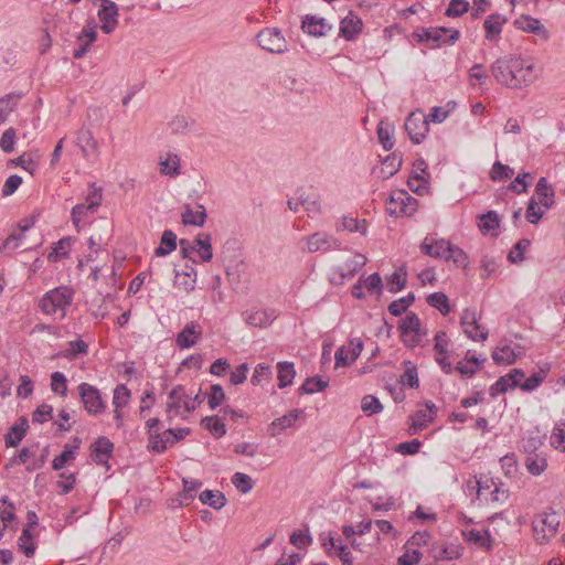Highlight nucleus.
<instances>
[{
    "label": "nucleus",
    "instance_id": "680f3d73",
    "mask_svg": "<svg viewBox=\"0 0 565 565\" xmlns=\"http://www.w3.org/2000/svg\"><path fill=\"white\" fill-rule=\"evenodd\" d=\"M19 547L25 554L31 557L35 552V545L32 541V534L29 527L22 530L21 536L19 537Z\"/></svg>",
    "mask_w": 565,
    "mask_h": 565
},
{
    "label": "nucleus",
    "instance_id": "a878e982",
    "mask_svg": "<svg viewBox=\"0 0 565 565\" xmlns=\"http://www.w3.org/2000/svg\"><path fill=\"white\" fill-rule=\"evenodd\" d=\"M303 415V411L296 408L288 414L282 415L270 423L267 433L271 437L278 436L285 429L292 427L295 423Z\"/></svg>",
    "mask_w": 565,
    "mask_h": 565
},
{
    "label": "nucleus",
    "instance_id": "c9c22d12",
    "mask_svg": "<svg viewBox=\"0 0 565 565\" xmlns=\"http://www.w3.org/2000/svg\"><path fill=\"white\" fill-rule=\"evenodd\" d=\"M479 218L480 222L478 224V227L482 234H491L492 236L498 235L495 231L500 225V220L494 211H489L488 213L480 215Z\"/></svg>",
    "mask_w": 565,
    "mask_h": 565
},
{
    "label": "nucleus",
    "instance_id": "c85d7f7f",
    "mask_svg": "<svg viewBox=\"0 0 565 565\" xmlns=\"http://www.w3.org/2000/svg\"><path fill=\"white\" fill-rule=\"evenodd\" d=\"M301 28L303 32L313 36H323L331 30V25L323 18L310 14L305 17Z\"/></svg>",
    "mask_w": 565,
    "mask_h": 565
},
{
    "label": "nucleus",
    "instance_id": "338daca9",
    "mask_svg": "<svg viewBox=\"0 0 565 565\" xmlns=\"http://www.w3.org/2000/svg\"><path fill=\"white\" fill-rule=\"evenodd\" d=\"M361 408L367 416H371L382 412L383 406L379 398L373 395H366L362 399Z\"/></svg>",
    "mask_w": 565,
    "mask_h": 565
},
{
    "label": "nucleus",
    "instance_id": "cd10ccee",
    "mask_svg": "<svg viewBox=\"0 0 565 565\" xmlns=\"http://www.w3.org/2000/svg\"><path fill=\"white\" fill-rule=\"evenodd\" d=\"M531 200L537 201V204L545 211L554 204V190L548 184L546 178L542 177L539 179L535 193Z\"/></svg>",
    "mask_w": 565,
    "mask_h": 565
},
{
    "label": "nucleus",
    "instance_id": "58836bf2",
    "mask_svg": "<svg viewBox=\"0 0 565 565\" xmlns=\"http://www.w3.org/2000/svg\"><path fill=\"white\" fill-rule=\"evenodd\" d=\"M174 430L171 428L158 433V438H151L149 440V447L157 452H163L169 446L175 443V439L172 438Z\"/></svg>",
    "mask_w": 565,
    "mask_h": 565
},
{
    "label": "nucleus",
    "instance_id": "39448f33",
    "mask_svg": "<svg viewBox=\"0 0 565 565\" xmlns=\"http://www.w3.org/2000/svg\"><path fill=\"white\" fill-rule=\"evenodd\" d=\"M257 42L263 50L280 54L288 50V44L281 31L277 28H265L257 34Z\"/></svg>",
    "mask_w": 565,
    "mask_h": 565
},
{
    "label": "nucleus",
    "instance_id": "c03bdc74",
    "mask_svg": "<svg viewBox=\"0 0 565 565\" xmlns=\"http://www.w3.org/2000/svg\"><path fill=\"white\" fill-rule=\"evenodd\" d=\"M338 230H343L351 233L356 232L362 235H365L367 232V223L365 220H359L352 216H344L342 217L341 225L338 227Z\"/></svg>",
    "mask_w": 565,
    "mask_h": 565
},
{
    "label": "nucleus",
    "instance_id": "0eeeda50",
    "mask_svg": "<svg viewBox=\"0 0 565 565\" xmlns=\"http://www.w3.org/2000/svg\"><path fill=\"white\" fill-rule=\"evenodd\" d=\"M365 264L366 257L364 255L359 253L352 255L333 268L331 282L342 284L345 279H351Z\"/></svg>",
    "mask_w": 565,
    "mask_h": 565
},
{
    "label": "nucleus",
    "instance_id": "1a4fd4ad",
    "mask_svg": "<svg viewBox=\"0 0 565 565\" xmlns=\"http://www.w3.org/2000/svg\"><path fill=\"white\" fill-rule=\"evenodd\" d=\"M79 395L85 409L90 415H98L106 408V404L102 398L100 392L88 383H82L78 386Z\"/></svg>",
    "mask_w": 565,
    "mask_h": 565
},
{
    "label": "nucleus",
    "instance_id": "ddd939ff",
    "mask_svg": "<svg viewBox=\"0 0 565 565\" xmlns=\"http://www.w3.org/2000/svg\"><path fill=\"white\" fill-rule=\"evenodd\" d=\"M100 21V29L104 33L110 34L118 25V6L111 0H104L97 12Z\"/></svg>",
    "mask_w": 565,
    "mask_h": 565
},
{
    "label": "nucleus",
    "instance_id": "2eb2a0df",
    "mask_svg": "<svg viewBox=\"0 0 565 565\" xmlns=\"http://www.w3.org/2000/svg\"><path fill=\"white\" fill-rule=\"evenodd\" d=\"M436 411V405L431 402H427L425 408H420L409 416L411 424L408 426V433L416 435L422 429L426 428L428 424L435 419Z\"/></svg>",
    "mask_w": 565,
    "mask_h": 565
},
{
    "label": "nucleus",
    "instance_id": "f03ea898",
    "mask_svg": "<svg viewBox=\"0 0 565 565\" xmlns=\"http://www.w3.org/2000/svg\"><path fill=\"white\" fill-rule=\"evenodd\" d=\"M559 518L556 513H541L532 521L533 536L539 544L547 543L557 533Z\"/></svg>",
    "mask_w": 565,
    "mask_h": 565
},
{
    "label": "nucleus",
    "instance_id": "473e14b6",
    "mask_svg": "<svg viewBox=\"0 0 565 565\" xmlns=\"http://www.w3.org/2000/svg\"><path fill=\"white\" fill-rule=\"evenodd\" d=\"M181 218L184 225L203 226L206 221V212L201 204L196 206V210H193L190 205H185Z\"/></svg>",
    "mask_w": 565,
    "mask_h": 565
},
{
    "label": "nucleus",
    "instance_id": "412c9836",
    "mask_svg": "<svg viewBox=\"0 0 565 565\" xmlns=\"http://www.w3.org/2000/svg\"><path fill=\"white\" fill-rule=\"evenodd\" d=\"M247 324L255 328H267L277 318L274 309H252L243 313Z\"/></svg>",
    "mask_w": 565,
    "mask_h": 565
},
{
    "label": "nucleus",
    "instance_id": "864d4df0",
    "mask_svg": "<svg viewBox=\"0 0 565 565\" xmlns=\"http://www.w3.org/2000/svg\"><path fill=\"white\" fill-rule=\"evenodd\" d=\"M298 200L300 201L301 206L308 213L316 214L320 212L319 198L315 193L306 194L305 192H302L298 195Z\"/></svg>",
    "mask_w": 565,
    "mask_h": 565
},
{
    "label": "nucleus",
    "instance_id": "72a5a7b5",
    "mask_svg": "<svg viewBox=\"0 0 565 565\" xmlns=\"http://www.w3.org/2000/svg\"><path fill=\"white\" fill-rule=\"evenodd\" d=\"M524 465L531 475L540 476L547 468V458L543 452H529Z\"/></svg>",
    "mask_w": 565,
    "mask_h": 565
},
{
    "label": "nucleus",
    "instance_id": "9d476101",
    "mask_svg": "<svg viewBox=\"0 0 565 565\" xmlns=\"http://www.w3.org/2000/svg\"><path fill=\"white\" fill-rule=\"evenodd\" d=\"M511 67L513 70V82H515L513 88L527 86L536 78L534 64L530 60L513 56Z\"/></svg>",
    "mask_w": 565,
    "mask_h": 565
},
{
    "label": "nucleus",
    "instance_id": "8fccbe9b",
    "mask_svg": "<svg viewBox=\"0 0 565 565\" xmlns=\"http://www.w3.org/2000/svg\"><path fill=\"white\" fill-rule=\"evenodd\" d=\"M429 306L438 309L441 315L446 316L450 311L448 297L444 292H434L427 297Z\"/></svg>",
    "mask_w": 565,
    "mask_h": 565
},
{
    "label": "nucleus",
    "instance_id": "6e6d98bb",
    "mask_svg": "<svg viewBox=\"0 0 565 565\" xmlns=\"http://www.w3.org/2000/svg\"><path fill=\"white\" fill-rule=\"evenodd\" d=\"M271 367L269 364L266 363H259L256 365L254 370V374L250 379V382L253 385H259L264 382H269L271 379Z\"/></svg>",
    "mask_w": 565,
    "mask_h": 565
},
{
    "label": "nucleus",
    "instance_id": "aec40b11",
    "mask_svg": "<svg viewBox=\"0 0 565 565\" xmlns=\"http://www.w3.org/2000/svg\"><path fill=\"white\" fill-rule=\"evenodd\" d=\"M363 22L361 18L350 11L340 22L339 35L347 41H353L362 32Z\"/></svg>",
    "mask_w": 565,
    "mask_h": 565
},
{
    "label": "nucleus",
    "instance_id": "4be33fe9",
    "mask_svg": "<svg viewBox=\"0 0 565 565\" xmlns=\"http://www.w3.org/2000/svg\"><path fill=\"white\" fill-rule=\"evenodd\" d=\"M185 401L186 393L184 387L182 385L174 386L169 393L166 409L167 415L170 419L180 416L182 414V408L185 411Z\"/></svg>",
    "mask_w": 565,
    "mask_h": 565
},
{
    "label": "nucleus",
    "instance_id": "4d7b16f0",
    "mask_svg": "<svg viewBox=\"0 0 565 565\" xmlns=\"http://www.w3.org/2000/svg\"><path fill=\"white\" fill-rule=\"evenodd\" d=\"M470 9V3L467 0H450L445 14L449 18H458L467 13Z\"/></svg>",
    "mask_w": 565,
    "mask_h": 565
},
{
    "label": "nucleus",
    "instance_id": "052dcab7",
    "mask_svg": "<svg viewBox=\"0 0 565 565\" xmlns=\"http://www.w3.org/2000/svg\"><path fill=\"white\" fill-rule=\"evenodd\" d=\"M130 399V391L125 384H119L114 390L113 404L116 408H124Z\"/></svg>",
    "mask_w": 565,
    "mask_h": 565
},
{
    "label": "nucleus",
    "instance_id": "ea45409f",
    "mask_svg": "<svg viewBox=\"0 0 565 565\" xmlns=\"http://www.w3.org/2000/svg\"><path fill=\"white\" fill-rule=\"evenodd\" d=\"M177 248V235L172 231H164L161 236L160 245L156 248V256H167Z\"/></svg>",
    "mask_w": 565,
    "mask_h": 565
},
{
    "label": "nucleus",
    "instance_id": "b1692460",
    "mask_svg": "<svg viewBox=\"0 0 565 565\" xmlns=\"http://www.w3.org/2000/svg\"><path fill=\"white\" fill-rule=\"evenodd\" d=\"M402 163V157L393 152L382 160L380 167L373 169V174L382 180L388 179L399 171Z\"/></svg>",
    "mask_w": 565,
    "mask_h": 565
},
{
    "label": "nucleus",
    "instance_id": "e433bc0d",
    "mask_svg": "<svg viewBox=\"0 0 565 565\" xmlns=\"http://www.w3.org/2000/svg\"><path fill=\"white\" fill-rule=\"evenodd\" d=\"M195 253L202 262H210L213 257L211 235L209 233H200L195 238Z\"/></svg>",
    "mask_w": 565,
    "mask_h": 565
},
{
    "label": "nucleus",
    "instance_id": "69168bd1",
    "mask_svg": "<svg viewBox=\"0 0 565 565\" xmlns=\"http://www.w3.org/2000/svg\"><path fill=\"white\" fill-rule=\"evenodd\" d=\"M96 211L90 207L87 203L76 204L72 209V222L74 226L79 230V223L87 216L88 213H95Z\"/></svg>",
    "mask_w": 565,
    "mask_h": 565
},
{
    "label": "nucleus",
    "instance_id": "f3484780",
    "mask_svg": "<svg viewBox=\"0 0 565 565\" xmlns=\"http://www.w3.org/2000/svg\"><path fill=\"white\" fill-rule=\"evenodd\" d=\"M512 58L513 56L498 58L491 66V72L495 81L510 88L515 86V82H513V70L511 67Z\"/></svg>",
    "mask_w": 565,
    "mask_h": 565
},
{
    "label": "nucleus",
    "instance_id": "20e7f679",
    "mask_svg": "<svg viewBox=\"0 0 565 565\" xmlns=\"http://www.w3.org/2000/svg\"><path fill=\"white\" fill-rule=\"evenodd\" d=\"M386 204L390 214L411 216L416 212L418 201L405 190H395Z\"/></svg>",
    "mask_w": 565,
    "mask_h": 565
},
{
    "label": "nucleus",
    "instance_id": "09e8293b",
    "mask_svg": "<svg viewBox=\"0 0 565 565\" xmlns=\"http://www.w3.org/2000/svg\"><path fill=\"white\" fill-rule=\"evenodd\" d=\"M516 358L518 354L509 345L498 348L492 353V359L498 364H513L516 361Z\"/></svg>",
    "mask_w": 565,
    "mask_h": 565
},
{
    "label": "nucleus",
    "instance_id": "2f4dec72",
    "mask_svg": "<svg viewBox=\"0 0 565 565\" xmlns=\"http://www.w3.org/2000/svg\"><path fill=\"white\" fill-rule=\"evenodd\" d=\"M181 160L177 153L166 152L159 157V171L163 175L177 177L180 174Z\"/></svg>",
    "mask_w": 565,
    "mask_h": 565
},
{
    "label": "nucleus",
    "instance_id": "f257e3e1",
    "mask_svg": "<svg viewBox=\"0 0 565 565\" xmlns=\"http://www.w3.org/2000/svg\"><path fill=\"white\" fill-rule=\"evenodd\" d=\"M73 298V288L60 286L43 295L40 300V308L45 315H58L60 318H64Z\"/></svg>",
    "mask_w": 565,
    "mask_h": 565
},
{
    "label": "nucleus",
    "instance_id": "9b49d317",
    "mask_svg": "<svg viewBox=\"0 0 565 565\" xmlns=\"http://www.w3.org/2000/svg\"><path fill=\"white\" fill-rule=\"evenodd\" d=\"M405 130L414 143H420L429 130L428 120L419 111L411 113L405 121Z\"/></svg>",
    "mask_w": 565,
    "mask_h": 565
},
{
    "label": "nucleus",
    "instance_id": "a18cd8bd",
    "mask_svg": "<svg viewBox=\"0 0 565 565\" xmlns=\"http://www.w3.org/2000/svg\"><path fill=\"white\" fill-rule=\"evenodd\" d=\"M201 425L216 438L226 434L225 424L217 416H207L202 418Z\"/></svg>",
    "mask_w": 565,
    "mask_h": 565
},
{
    "label": "nucleus",
    "instance_id": "393cba45",
    "mask_svg": "<svg viewBox=\"0 0 565 565\" xmlns=\"http://www.w3.org/2000/svg\"><path fill=\"white\" fill-rule=\"evenodd\" d=\"M516 29L527 33H533L540 36L542 40L547 41L550 39L548 30L542 24L539 19L530 15H522L514 21Z\"/></svg>",
    "mask_w": 565,
    "mask_h": 565
},
{
    "label": "nucleus",
    "instance_id": "f8f14e48",
    "mask_svg": "<svg viewBox=\"0 0 565 565\" xmlns=\"http://www.w3.org/2000/svg\"><path fill=\"white\" fill-rule=\"evenodd\" d=\"M342 533L345 536L347 541L350 542L353 550L363 553V554H370L372 553V550L379 544L380 542V535L379 533H374L371 535L370 541L366 542V540L363 537H359L356 535L355 527L353 525H344L342 527Z\"/></svg>",
    "mask_w": 565,
    "mask_h": 565
},
{
    "label": "nucleus",
    "instance_id": "f704fd0d",
    "mask_svg": "<svg viewBox=\"0 0 565 565\" xmlns=\"http://www.w3.org/2000/svg\"><path fill=\"white\" fill-rule=\"evenodd\" d=\"M79 447V439L74 438V445H65L62 454L54 458L52 462V467L54 470H61L64 468L67 463L73 461L75 459V452Z\"/></svg>",
    "mask_w": 565,
    "mask_h": 565
},
{
    "label": "nucleus",
    "instance_id": "7ed1b4c3",
    "mask_svg": "<svg viewBox=\"0 0 565 565\" xmlns=\"http://www.w3.org/2000/svg\"><path fill=\"white\" fill-rule=\"evenodd\" d=\"M418 42H433L431 47H439L444 44H454L460 38L459 30L444 26L422 29L414 33Z\"/></svg>",
    "mask_w": 565,
    "mask_h": 565
},
{
    "label": "nucleus",
    "instance_id": "bf43d9fd",
    "mask_svg": "<svg viewBox=\"0 0 565 565\" xmlns=\"http://www.w3.org/2000/svg\"><path fill=\"white\" fill-rule=\"evenodd\" d=\"M513 174V169L510 168L509 166L502 164L500 161L494 162L490 171V178L493 181H503L507 179H511Z\"/></svg>",
    "mask_w": 565,
    "mask_h": 565
},
{
    "label": "nucleus",
    "instance_id": "a19ab883",
    "mask_svg": "<svg viewBox=\"0 0 565 565\" xmlns=\"http://www.w3.org/2000/svg\"><path fill=\"white\" fill-rule=\"evenodd\" d=\"M28 428V420L21 418L20 424H15L10 428V431L6 435V446L17 447L25 435Z\"/></svg>",
    "mask_w": 565,
    "mask_h": 565
},
{
    "label": "nucleus",
    "instance_id": "c756f323",
    "mask_svg": "<svg viewBox=\"0 0 565 565\" xmlns=\"http://www.w3.org/2000/svg\"><path fill=\"white\" fill-rule=\"evenodd\" d=\"M114 445L106 437H99L92 446V458L97 465H107Z\"/></svg>",
    "mask_w": 565,
    "mask_h": 565
},
{
    "label": "nucleus",
    "instance_id": "4c0bfd02",
    "mask_svg": "<svg viewBox=\"0 0 565 565\" xmlns=\"http://www.w3.org/2000/svg\"><path fill=\"white\" fill-rule=\"evenodd\" d=\"M550 445L565 454V420L561 419L554 424L550 436Z\"/></svg>",
    "mask_w": 565,
    "mask_h": 565
},
{
    "label": "nucleus",
    "instance_id": "0e129e2a",
    "mask_svg": "<svg viewBox=\"0 0 565 565\" xmlns=\"http://www.w3.org/2000/svg\"><path fill=\"white\" fill-rule=\"evenodd\" d=\"M445 260H451L458 267H467L468 265L467 254L461 248L452 246L451 244Z\"/></svg>",
    "mask_w": 565,
    "mask_h": 565
},
{
    "label": "nucleus",
    "instance_id": "7c9ffc66",
    "mask_svg": "<svg viewBox=\"0 0 565 565\" xmlns=\"http://www.w3.org/2000/svg\"><path fill=\"white\" fill-rule=\"evenodd\" d=\"M505 22L507 19L504 15L500 13L490 14L483 23L486 39L491 42L498 41L502 32V26Z\"/></svg>",
    "mask_w": 565,
    "mask_h": 565
},
{
    "label": "nucleus",
    "instance_id": "e2e57ef3",
    "mask_svg": "<svg viewBox=\"0 0 565 565\" xmlns=\"http://www.w3.org/2000/svg\"><path fill=\"white\" fill-rule=\"evenodd\" d=\"M97 24L95 23L94 20L92 21H88L81 34L78 35V43H85L87 44L88 46H90L92 43H94L96 41V38H97Z\"/></svg>",
    "mask_w": 565,
    "mask_h": 565
},
{
    "label": "nucleus",
    "instance_id": "5701e85b",
    "mask_svg": "<svg viewBox=\"0 0 565 565\" xmlns=\"http://www.w3.org/2000/svg\"><path fill=\"white\" fill-rule=\"evenodd\" d=\"M77 142L82 154L86 160L96 159L99 156V146L94 138L93 132L87 128H82L77 132Z\"/></svg>",
    "mask_w": 565,
    "mask_h": 565
},
{
    "label": "nucleus",
    "instance_id": "603ef678",
    "mask_svg": "<svg viewBox=\"0 0 565 565\" xmlns=\"http://www.w3.org/2000/svg\"><path fill=\"white\" fill-rule=\"evenodd\" d=\"M312 542V539L309 534V529L306 526L305 529H299L292 532L290 535V543L297 548H306Z\"/></svg>",
    "mask_w": 565,
    "mask_h": 565
},
{
    "label": "nucleus",
    "instance_id": "6e6552de",
    "mask_svg": "<svg viewBox=\"0 0 565 565\" xmlns=\"http://www.w3.org/2000/svg\"><path fill=\"white\" fill-rule=\"evenodd\" d=\"M460 323L465 334L472 341H484L488 338V329L479 323V316L476 310L465 309Z\"/></svg>",
    "mask_w": 565,
    "mask_h": 565
},
{
    "label": "nucleus",
    "instance_id": "774afa93",
    "mask_svg": "<svg viewBox=\"0 0 565 565\" xmlns=\"http://www.w3.org/2000/svg\"><path fill=\"white\" fill-rule=\"evenodd\" d=\"M207 395V403L211 408H216L225 399V393L220 384H213L210 387Z\"/></svg>",
    "mask_w": 565,
    "mask_h": 565
},
{
    "label": "nucleus",
    "instance_id": "3c124183",
    "mask_svg": "<svg viewBox=\"0 0 565 565\" xmlns=\"http://www.w3.org/2000/svg\"><path fill=\"white\" fill-rule=\"evenodd\" d=\"M362 277V284L371 295L381 296L383 290L382 278L377 273H373L367 277Z\"/></svg>",
    "mask_w": 565,
    "mask_h": 565
},
{
    "label": "nucleus",
    "instance_id": "5fc2aeb1",
    "mask_svg": "<svg viewBox=\"0 0 565 565\" xmlns=\"http://www.w3.org/2000/svg\"><path fill=\"white\" fill-rule=\"evenodd\" d=\"M414 300L415 296L413 294H408L406 297H402L391 302V305L388 306V311L393 316L398 317L407 310V308L414 302Z\"/></svg>",
    "mask_w": 565,
    "mask_h": 565
},
{
    "label": "nucleus",
    "instance_id": "37998d69",
    "mask_svg": "<svg viewBox=\"0 0 565 565\" xmlns=\"http://www.w3.org/2000/svg\"><path fill=\"white\" fill-rule=\"evenodd\" d=\"M72 239L70 237L61 238L54 244L52 252L47 255V259L52 263L66 258L70 254Z\"/></svg>",
    "mask_w": 565,
    "mask_h": 565
},
{
    "label": "nucleus",
    "instance_id": "a211bd4d",
    "mask_svg": "<svg viewBox=\"0 0 565 565\" xmlns=\"http://www.w3.org/2000/svg\"><path fill=\"white\" fill-rule=\"evenodd\" d=\"M202 333V327L195 321H190L177 335L175 343L180 349L192 348L201 339Z\"/></svg>",
    "mask_w": 565,
    "mask_h": 565
},
{
    "label": "nucleus",
    "instance_id": "4468645a",
    "mask_svg": "<svg viewBox=\"0 0 565 565\" xmlns=\"http://www.w3.org/2000/svg\"><path fill=\"white\" fill-rule=\"evenodd\" d=\"M306 250L308 253L322 252L326 253L340 246V242L332 235L317 232L305 238Z\"/></svg>",
    "mask_w": 565,
    "mask_h": 565
},
{
    "label": "nucleus",
    "instance_id": "79ce46f5",
    "mask_svg": "<svg viewBox=\"0 0 565 565\" xmlns=\"http://www.w3.org/2000/svg\"><path fill=\"white\" fill-rule=\"evenodd\" d=\"M278 386L284 388L292 384L296 371L292 362H279L278 365Z\"/></svg>",
    "mask_w": 565,
    "mask_h": 565
},
{
    "label": "nucleus",
    "instance_id": "49530a36",
    "mask_svg": "<svg viewBox=\"0 0 565 565\" xmlns=\"http://www.w3.org/2000/svg\"><path fill=\"white\" fill-rule=\"evenodd\" d=\"M329 383L323 381L321 376L308 377L305 383L299 387L300 394H313L322 392L328 387Z\"/></svg>",
    "mask_w": 565,
    "mask_h": 565
},
{
    "label": "nucleus",
    "instance_id": "13d9d810",
    "mask_svg": "<svg viewBox=\"0 0 565 565\" xmlns=\"http://www.w3.org/2000/svg\"><path fill=\"white\" fill-rule=\"evenodd\" d=\"M408 188L416 194L423 195L428 191L427 180L418 172H413L407 181Z\"/></svg>",
    "mask_w": 565,
    "mask_h": 565
},
{
    "label": "nucleus",
    "instance_id": "423d86ee",
    "mask_svg": "<svg viewBox=\"0 0 565 565\" xmlns=\"http://www.w3.org/2000/svg\"><path fill=\"white\" fill-rule=\"evenodd\" d=\"M398 329L403 341L408 347H416L425 334L422 332L420 320L414 312H407V315L399 321Z\"/></svg>",
    "mask_w": 565,
    "mask_h": 565
},
{
    "label": "nucleus",
    "instance_id": "dca6fc26",
    "mask_svg": "<svg viewBox=\"0 0 565 565\" xmlns=\"http://www.w3.org/2000/svg\"><path fill=\"white\" fill-rule=\"evenodd\" d=\"M363 350L360 339H352L348 345L339 348L335 352V367L348 366L353 363Z\"/></svg>",
    "mask_w": 565,
    "mask_h": 565
},
{
    "label": "nucleus",
    "instance_id": "bb28decb",
    "mask_svg": "<svg viewBox=\"0 0 565 565\" xmlns=\"http://www.w3.org/2000/svg\"><path fill=\"white\" fill-rule=\"evenodd\" d=\"M174 286L184 291L191 292L196 284V270L193 265L186 264L182 270L174 269Z\"/></svg>",
    "mask_w": 565,
    "mask_h": 565
},
{
    "label": "nucleus",
    "instance_id": "de8ad7c7",
    "mask_svg": "<svg viewBox=\"0 0 565 565\" xmlns=\"http://www.w3.org/2000/svg\"><path fill=\"white\" fill-rule=\"evenodd\" d=\"M394 128L383 120L377 126V137L380 140V143L383 146V148L388 151L394 146V140L392 137Z\"/></svg>",
    "mask_w": 565,
    "mask_h": 565
},
{
    "label": "nucleus",
    "instance_id": "6ab92c4d",
    "mask_svg": "<svg viewBox=\"0 0 565 565\" xmlns=\"http://www.w3.org/2000/svg\"><path fill=\"white\" fill-rule=\"evenodd\" d=\"M525 376V373L520 369H513L510 373L501 376L495 383L490 386V395L492 397L505 393L509 388H514L520 385V381Z\"/></svg>",
    "mask_w": 565,
    "mask_h": 565
}]
</instances>
